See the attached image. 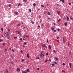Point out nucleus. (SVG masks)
<instances>
[{
    "mask_svg": "<svg viewBox=\"0 0 73 73\" xmlns=\"http://www.w3.org/2000/svg\"><path fill=\"white\" fill-rule=\"evenodd\" d=\"M44 56V51H42V52H41L40 53V56L41 57H42V58Z\"/></svg>",
    "mask_w": 73,
    "mask_h": 73,
    "instance_id": "f257e3e1",
    "label": "nucleus"
},
{
    "mask_svg": "<svg viewBox=\"0 0 73 73\" xmlns=\"http://www.w3.org/2000/svg\"><path fill=\"white\" fill-rule=\"evenodd\" d=\"M9 35V33L7 32V33H6L5 35H4V36L5 37H6V36H7V37H8V36H9L8 35Z\"/></svg>",
    "mask_w": 73,
    "mask_h": 73,
    "instance_id": "f03ea898",
    "label": "nucleus"
},
{
    "mask_svg": "<svg viewBox=\"0 0 73 73\" xmlns=\"http://www.w3.org/2000/svg\"><path fill=\"white\" fill-rule=\"evenodd\" d=\"M14 14L16 15H17L19 14V13L17 11H15L14 13Z\"/></svg>",
    "mask_w": 73,
    "mask_h": 73,
    "instance_id": "7ed1b4c3",
    "label": "nucleus"
},
{
    "mask_svg": "<svg viewBox=\"0 0 73 73\" xmlns=\"http://www.w3.org/2000/svg\"><path fill=\"white\" fill-rule=\"evenodd\" d=\"M27 70H25V71H22L23 73H27Z\"/></svg>",
    "mask_w": 73,
    "mask_h": 73,
    "instance_id": "20e7f679",
    "label": "nucleus"
},
{
    "mask_svg": "<svg viewBox=\"0 0 73 73\" xmlns=\"http://www.w3.org/2000/svg\"><path fill=\"white\" fill-rule=\"evenodd\" d=\"M17 72H20V69L19 68L17 69Z\"/></svg>",
    "mask_w": 73,
    "mask_h": 73,
    "instance_id": "39448f33",
    "label": "nucleus"
},
{
    "mask_svg": "<svg viewBox=\"0 0 73 73\" xmlns=\"http://www.w3.org/2000/svg\"><path fill=\"white\" fill-rule=\"evenodd\" d=\"M60 11H58L57 12V13H58V15H60Z\"/></svg>",
    "mask_w": 73,
    "mask_h": 73,
    "instance_id": "423d86ee",
    "label": "nucleus"
},
{
    "mask_svg": "<svg viewBox=\"0 0 73 73\" xmlns=\"http://www.w3.org/2000/svg\"><path fill=\"white\" fill-rule=\"evenodd\" d=\"M29 54L28 53L27 54V57L28 58H29Z\"/></svg>",
    "mask_w": 73,
    "mask_h": 73,
    "instance_id": "0eeeda50",
    "label": "nucleus"
},
{
    "mask_svg": "<svg viewBox=\"0 0 73 73\" xmlns=\"http://www.w3.org/2000/svg\"><path fill=\"white\" fill-rule=\"evenodd\" d=\"M66 17H67V21H69V17H68V16H66Z\"/></svg>",
    "mask_w": 73,
    "mask_h": 73,
    "instance_id": "6e6552de",
    "label": "nucleus"
},
{
    "mask_svg": "<svg viewBox=\"0 0 73 73\" xmlns=\"http://www.w3.org/2000/svg\"><path fill=\"white\" fill-rule=\"evenodd\" d=\"M36 59H37V60H39V59H40V58L39 57H36Z\"/></svg>",
    "mask_w": 73,
    "mask_h": 73,
    "instance_id": "1a4fd4ad",
    "label": "nucleus"
},
{
    "mask_svg": "<svg viewBox=\"0 0 73 73\" xmlns=\"http://www.w3.org/2000/svg\"><path fill=\"white\" fill-rule=\"evenodd\" d=\"M69 65L70 66V68H72V64H71V63H69Z\"/></svg>",
    "mask_w": 73,
    "mask_h": 73,
    "instance_id": "9d476101",
    "label": "nucleus"
},
{
    "mask_svg": "<svg viewBox=\"0 0 73 73\" xmlns=\"http://www.w3.org/2000/svg\"><path fill=\"white\" fill-rule=\"evenodd\" d=\"M47 14L48 15H50L51 14L50 13H49V12H48L47 13Z\"/></svg>",
    "mask_w": 73,
    "mask_h": 73,
    "instance_id": "9b49d317",
    "label": "nucleus"
},
{
    "mask_svg": "<svg viewBox=\"0 0 73 73\" xmlns=\"http://www.w3.org/2000/svg\"><path fill=\"white\" fill-rule=\"evenodd\" d=\"M8 6L9 7H12V5L11 4H9L8 5Z\"/></svg>",
    "mask_w": 73,
    "mask_h": 73,
    "instance_id": "f8f14e48",
    "label": "nucleus"
},
{
    "mask_svg": "<svg viewBox=\"0 0 73 73\" xmlns=\"http://www.w3.org/2000/svg\"><path fill=\"white\" fill-rule=\"evenodd\" d=\"M64 25L65 26H67V23H64Z\"/></svg>",
    "mask_w": 73,
    "mask_h": 73,
    "instance_id": "ddd939ff",
    "label": "nucleus"
},
{
    "mask_svg": "<svg viewBox=\"0 0 73 73\" xmlns=\"http://www.w3.org/2000/svg\"><path fill=\"white\" fill-rule=\"evenodd\" d=\"M33 5L34 7H35V6H36V3H34L33 4Z\"/></svg>",
    "mask_w": 73,
    "mask_h": 73,
    "instance_id": "4468645a",
    "label": "nucleus"
},
{
    "mask_svg": "<svg viewBox=\"0 0 73 73\" xmlns=\"http://www.w3.org/2000/svg\"><path fill=\"white\" fill-rule=\"evenodd\" d=\"M7 69H6V71H5V72L6 73H9V72H8V71H7Z\"/></svg>",
    "mask_w": 73,
    "mask_h": 73,
    "instance_id": "2eb2a0df",
    "label": "nucleus"
},
{
    "mask_svg": "<svg viewBox=\"0 0 73 73\" xmlns=\"http://www.w3.org/2000/svg\"><path fill=\"white\" fill-rule=\"evenodd\" d=\"M51 29L52 30V31H54V28H53V27H52Z\"/></svg>",
    "mask_w": 73,
    "mask_h": 73,
    "instance_id": "dca6fc26",
    "label": "nucleus"
},
{
    "mask_svg": "<svg viewBox=\"0 0 73 73\" xmlns=\"http://www.w3.org/2000/svg\"><path fill=\"white\" fill-rule=\"evenodd\" d=\"M48 46L49 47L50 49H51V46H50V45H48Z\"/></svg>",
    "mask_w": 73,
    "mask_h": 73,
    "instance_id": "f3484780",
    "label": "nucleus"
},
{
    "mask_svg": "<svg viewBox=\"0 0 73 73\" xmlns=\"http://www.w3.org/2000/svg\"><path fill=\"white\" fill-rule=\"evenodd\" d=\"M1 31H2V32H3V31H4V30H3V29L2 28H1Z\"/></svg>",
    "mask_w": 73,
    "mask_h": 73,
    "instance_id": "a211bd4d",
    "label": "nucleus"
},
{
    "mask_svg": "<svg viewBox=\"0 0 73 73\" xmlns=\"http://www.w3.org/2000/svg\"><path fill=\"white\" fill-rule=\"evenodd\" d=\"M31 23L33 24H34V22L32 21V20H31Z\"/></svg>",
    "mask_w": 73,
    "mask_h": 73,
    "instance_id": "6ab92c4d",
    "label": "nucleus"
},
{
    "mask_svg": "<svg viewBox=\"0 0 73 73\" xmlns=\"http://www.w3.org/2000/svg\"><path fill=\"white\" fill-rule=\"evenodd\" d=\"M45 46V45L44 44H43L42 45V47H44V46Z\"/></svg>",
    "mask_w": 73,
    "mask_h": 73,
    "instance_id": "aec40b11",
    "label": "nucleus"
},
{
    "mask_svg": "<svg viewBox=\"0 0 73 73\" xmlns=\"http://www.w3.org/2000/svg\"><path fill=\"white\" fill-rule=\"evenodd\" d=\"M29 11L30 12H31V11H32V10H31V9H29Z\"/></svg>",
    "mask_w": 73,
    "mask_h": 73,
    "instance_id": "412c9836",
    "label": "nucleus"
},
{
    "mask_svg": "<svg viewBox=\"0 0 73 73\" xmlns=\"http://www.w3.org/2000/svg\"><path fill=\"white\" fill-rule=\"evenodd\" d=\"M8 39H9V40H11V38H10V37H9V36L8 37Z\"/></svg>",
    "mask_w": 73,
    "mask_h": 73,
    "instance_id": "4be33fe9",
    "label": "nucleus"
},
{
    "mask_svg": "<svg viewBox=\"0 0 73 73\" xmlns=\"http://www.w3.org/2000/svg\"><path fill=\"white\" fill-rule=\"evenodd\" d=\"M62 3H65V1H64V0H62Z\"/></svg>",
    "mask_w": 73,
    "mask_h": 73,
    "instance_id": "5701e85b",
    "label": "nucleus"
},
{
    "mask_svg": "<svg viewBox=\"0 0 73 73\" xmlns=\"http://www.w3.org/2000/svg\"><path fill=\"white\" fill-rule=\"evenodd\" d=\"M27 63H29V61L28 60V59H27Z\"/></svg>",
    "mask_w": 73,
    "mask_h": 73,
    "instance_id": "b1692460",
    "label": "nucleus"
},
{
    "mask_svg": "<svg viewBox=\"0 0 73 73\" xmlns=\"http://www.w3.org/2000/svg\"><path fill=\"white\" fill-rule=\"evenodd\" d=\"M63 42H65V40H64V38H63Z\"/></svg>",
    "mask_w": 73,
    "mask_h": 73,
    "instance_id": "393cba45",
    "label": "nucleus"
},
{
    "mask_svg": "<svg viewBox=\"0 0 73 73\" xmlns=\"http://www.w3.org/2000/svg\"><path fill=\"white\" fill-rule=\"evenodd\" d=\"M47 41L48 43L49 42V40H48V39H47Z\"/></svg>",
    "mask_w": 73,
    "mask_h": 73,
    "instance_id": "a878e982",
    "label": "nucleus"
},
{
    "mask_svg": "<svg viewBox=\"0 0 73 73\" xmlns=\"http://www.w3.org/2000/svg\"><path fill=\"white\" fill-rule=\"evenodd\" d=\"M53 51L54 52V53H56V51H55V50H53Z\"/></svg>",
    "mask_w": 73,
    "mask_h": 73,
    "instance_id": "bb28decb",
    "label": "nucleus"
},
{
    "mask_svg": "<svg viewBox=\"0 0 73 73\" xmlns=\"http://www.w3.org/2000/svg\"><path fill=\"white\" fill-rule=\"evenodd\" d=\"M23 0L24 2H26L27 1V0Z\"/></svg>",
    "mask_w": 73,
    "mask_h": 73,
    "instance_id": "cd10ccee",
    "label": "nucleus"
},
{
    "mask_svg": "<svg viewBox=\"0 0 73 73\" xmlns=\"http://www.w3.org/2000/svg\"><path fill=\"white\" fill-rule=\"evenodd\" d=\"M24 45H26L27 44V42H25L23 43Z\"/></svg>",
    "mask_w": 73,
    "mask_h": 73,
    "instance_id": "c85d7f7f",
    "label": "nucleus"
},
{
    "mask_svg": "<svg viewBox=\"0 0 73 73\" xmlns=\"http://www.w3.org/2000/svg\"><path fill=\"white\" fill-rule=\"evenodd\" d=\"M26 37H29V36H28V35H26V36H25Z\"/></svg>",
    "mask_w": 73,
    "mask_h": 73,
    "instance_id": "c756f323",
    "label": "nucleus"
},
{
    "mask_svg": "<svg viewBox=\"0 0 73 73\" xmlns=\"http://www.w3.org/2000/svg\"><path fill=\"white\" fill-rule=\"evenodd\" d=\"M58 21H60V20H61V19H59L58 20H57Z\"/></svg>",
    "mask_w": 73,
    "mask_h": 73,
    "instance_id": "7c9ffc66",
    "label": "nucleus"
},
{
    "mask_svg": "<svg viewBox=\"0 0 73 73\" xmlns=\"http://www.w3.org/2000/svg\"><path fill=\"white\" fill-rule=\"evenodd\" d=\"M47 61H48V60L46 59V60H45V62H47Z\"/></svg>",
    "mask_w": 73,
    "mask_h": 73,
    "instance_id": "2f4dec72",
    "label": "nucleus"
},
{
    "mask_svg": "<svg viewBox=\"0 0 73 73\" xmlns=\"http://www.w3.org/2000/svg\"><path fill=\"white\" fill-rule=\"evenodd\" d=\"M38 18L39 19H40V18H41V16L39 15L38 16Z\"/></svg>",
    "mask_w": 73,
    "mask_h": 73,
    "instance_id": "473e14b6",
    "label": "nucleus"
},
{
    "mask_svg": "<svg viewBox=\"0 0 73 73\" xmlns=\"http://www.w3.org/2000/svg\"><path fill=\"white\" fill-rule=\"evenodd\" d=\"M3 40L2 39H0V42H1V41H2Z\"/></svg>",
    "mask_w": 73,
    "mask_h": 73,
    "instance_id": "72a5a7b5",
    "label": "nucleus"
},
{
    "mask_svg": "<svg viewBox=\"0 0 73 73\" xmlns=\"http://www.w3.org/2000/svg\"><path fill=\"white\" fill-rule=\"evenodd\" d=\"M14 39H16V38H17V37H14Z\"/></svg>",
    "mask_w": 73,
    "mask_h": 73,
    "instance_id": "f704fd0d",
    "label": "nucleus"
},
{
    "mask_svg": "<svg viewBox=\"0 0 73 73\" xmlns=\"http://www.w3.org/2000/svg\"><path fill=\"white\" fill-rule=\"evenodd\" d=\"M41 7H44V6L43 5H41Z\"/></svg>",
    "mask_w": 73,
    "mask_h": 73,
    "instance_id": "c9c22d12",
    "label": "nucleus"
},
{
    "mask_svg": "<svg viewBox=\"0 0 73 73\" xmlns=\"http://www.w3.org/2000/svg\"><path fill=\"white\" fill-rule=\"evenodd\" d=\"M20 39V41H22V40H23V38H21Z\"/></svg>",
    "mask_w": 73,
    "mask_h": 73,
    "instance_id": "e433bc0d",
    "label": "nucleus"
},
{
    "mask_svg": "<svg viewBox=\"0 0 73 73\" xmlns=\"http://www.w3.org/2000/svg\"><path fill=\"white\" fill-rule=\"evenodd\" d=\"M12 51H13V52H15V50H13V49H12Z\"/></svg>",
    "mask_w": 73,
    "mask_h": 73,
    "instance_id": "4c0bfd02",
    "label": "nucleus"
},
{
    "mask_svg": "<svg viewBox=\"0 0 73 73\" xmlns=\"http://www.w3.org/2000/svg\"><path fill=\"white\" fill-rule=\"evenodd\" d=\"M55 59H56V60H58V58H56V57H55Z\"/></svg>",
    "mask_w": 73,
    "mask_h": 73,
    "instance_id": "58836bf2",
    "label": "nucleus"
},
{
    "mask_svg": "<svg viewBox=\"0 0 73 73\" xmlns=\"http://www.w3.org/2000/svg\"><path fill=\"white\" fill-rule=\"evenodd\" d=\"M0 73H3V72L2 71H0Z\"/></svg>",
    "mask_w": 73,
    "mask_h": 73,
    "instance_id": "ea45409f",
    "label": "nucleus"
},
{
    "mask_svg": "<svg viewBox=\"0 0 73 73\" xmlns=\"http://www.w3.org/2000/svg\"><path fill=\"white\" fill-rule=\"evenodd\" d=\"M17 26H20V24H18L17 25Z\"/></svg>",
    "mask_w": 73,
    "mask_h": 73,
    "instance_id": "a19ab883",
    "label": "nucleus"
},
{
    "mask_svg": "<svg viewBox=\"0 0 73 73\" xmlns=\"http://www.w3.org/2000/svg\"><path fill=\"white\" fill-rule=\"evenodd\" d=\"M62 65L64 66L65 65V63H63L62 64Z\"/></svg>",
    "mask_w": 73,
    "mask_h": 73,
    "instance_id": "79ce46f5",
    "label": "nucleus"
},
{
    "mask_svg": "<svg viewBox=\"0 0 73 73\" xmlns=\"http://www.w3.org/2000/svg\"><path fill=\"white\" fill-rule=\"evenodd\" d=\"M20 3H19L18 4V7H20Z\"/></svg>",
    "mask_w": 73,
    "mask_h": 73,
    "instance_id": "37998d69",
    "label": "nucleus"
},
{
    "mask_svg": "<svg viewBox=\"0 0 73 73\" xmlns=\"http://www.w3.org/2000/svg\"><path fill=\"white\" fill-rule=\"evenodd\" d=\"M37 69L38 70H40V68H38Z\"/></svg>",
    "mask_w": 73,
    "mask_h": 73,
    "instance_id": "c03bdc74",
    "label": "nucleus"
},
{
    "mask_svg": "<svg viewBox=\"0 0 73 73\" xmlns=\"http://www.w3.org/2000/svg\"><path fill=\"white\" fill-rule=\"evenodd\" d=\"M46 55L47 56H48V53L47 52L46 53Z\"/></svg>",
    "mask_w": 73,
    "mask_h": 73,
    "instance_id": "a18cd8bd",
    "label": "nucleus"
},
{
    "mask_svg": "<svg viewBox=\"0 0 73 73\" xmlns=\"http://www.w3.org/2000/svg\"><path fill=\"white\" fill-rule=\"evenodd\" d=\"M27 72H29V69H27Z\"/></svg>",
    "mask_w": 73,
    "mask_h": 73,
    "instance_id": "49530a36",
    "label": "nucleus"
},
{
    "mask_svg": "<svg viewBox=\"0 0 73 73\" xmlns=\"http://www.w3.org/2000/svg\"><path fill=\"white\" fill-rule=\"evenodd\" d=\"M54 64H57V62H54Z\"/></svg>",
    "mask_w": 73,
    "mask_h": 73,
    "instance_id": "de8ad7c7",
    "label": "nucleus"
},
{
    "mask_svg": "<svg viewBox=\"0 0 73 73\" xmlns=\"http://www.w3.org/2000/svg\"><path fill=\"white\" fill-rule=\"evenodd\" d=\"M33 12H32L31 13V15H33Z\"/></svg>",
    "mask_w": 73,
    "mask_h": 73,
    "instance_id": "09e8293b",
    "label": "nucleus"
},
{
    "mask_svg": "<svg viewBox=\"0 0 73 73\" xmlns=\"http://www.w3.org/2000/svg\"><path fill=\"white\" fill-rule=\"evenodd\" d=\"M41 27H42L43 26V24H42L41 25Z\"/></svg>",
    "mask_w": 73,
    "mask_h": 73,
    "instance_id": "8fccbe9b",
    "label": "nucleus"
},
{
    "mask_svg": "<svg viewBox=\"0 0 73 73\" xmlns=\"http://www.w3.org/2000/svg\"><path fill=\"white\" fill-rule=\"evenodd\" d=\"M18 34H20V32H18Z\"/></svg>",
    "mask_w": 73,
    "mask_h": 73,
    "instance_id": "3c124183",
    "label": "nucleus"
},
{
    "mask_svg": "<svg viewBox=\"0 0 73 73\" xmlns=\"http://www.w3.org/2000/svg\"><path fill=\"white\" fill-rule=\"evenodd\" d=\"M44 14H46V12L45 11H44Z\"/></svg>",
    "mask_w": 73,
    "mask_h": 73,
    "instance_id": "603ef678",
    "label": "nucleus"
},
{
    "mask_svg": "<svg viewBox=\"0 0 73 73\" xmlns=\"http://www.w3.org/2000/svg\"><path fill=\"white\" fill-rule=\"evenodd\" d=\"M6 25H4V27H6Z\"/></svg>",
    "mask_w": 73,
    "mask_h": 73,
    "instance_id": "864d4df0",
    "label": "nucleus"
},
{
    "mask_svg": "<svg viewBox=\"0 0 73 73\" xmlns=\"http://www.w3.org/2000/svg\"><path fill=\"white\" fill-rule=\"evenodd\" d=\"M24 59H23L22 60V62H23V61H24Z\"/></svg>",
    "mask_w": 73,
    "mask_h": 73,
    "instance_id": "5fc2aeb1",
    "label": "nucleus"
},
{
    "mask_svg": "<svg viewBox=\"0 0 73 73\" xmlns=\"http://www.w3.org/2000/svg\"><path fill=\"white\" fill-rule=\"evenodd\" d=\"M21 53H23V51L21 50Z\"/></svg>",
    "mask_w": 73,
    "mask_h": 73,
    "instance_id": "6e6d98bb",
    "label": "nucleus"
},
{
    "mask_svg": "<svg viewBox=\"0 0 73 73\" xmlns=\"http://www.w3.org/2000/svg\"><path fill=\"white\" fill-rule=\"evenodd\" d=\"M54 32H56V30H54Z\"/></svg>",
    "mask_w": 73,
    "mask_h": 73,
    "instance_id": "4d7b16f0",
    "label": "nucleus"
},
{
    "mask_svg": "<svg viewBox=\"0 0 73 73\" xmlns=\"http://www.w3.org/2000/svg\"><path fill=\"white\" fill-rule=\"evenodd\" d=\"M7 50H5L4 51V52H7Z\"/></svg>",
    "mask_w": 73,
    "mask_h": 73,
    "instance_id": "13d9d810",
    "label": "nucleus"
},
{
    "mask_svg": "<svg viewBox=\"0 0 73 73\" xmlns=\"http://www.w3.org/2000/svg\"><path fill=\"white\" fill-rule=\"evenodd\" d=\"M70 20H72V18L71 17L70 18Z\"/></svg>",
    "mask_w": 73,
    "mask_h": 73,
    "instance_id": "bf43d9fd",
    "label": "nucleus"
},
{
    "mask_svg": "<svg viewBox=\"0 0 73 73\" xmlns=\"http://www.w3.org/2000/svg\"><path fill=\"white\" fill-rule=\"evenodd\" d=\"M69 5H71V3H69Z\"/></svg>",
    "mask_w": 73,
    "mask_h": 73,
    "instance_id": "052dcab7",
    "label": "nucleus"
},
{
    "mask_svg": "<svg viewBox=\"0 0 73 73\" xmlns=\"http://www.w3.org/2000/svg\"><path fill=\"white\" fill-rule=\"evenodd\" d=\"M54 25H56V23H54Z\"/></svg>",
    "mask_w": 73,
    "mask_h": 73,
    "instance_id": "680f3d73",
    "label": "nucleus"
},
{
    "mask_svg": "<svg viewBox=\"0 0 73 73\" xmlns=\"http://www.w3.org/2000/svg\"><path fill=\"white\" fill-rule=\"evenodd\" d=\"M70 45V44L69 43H68V46H69V45Z\"/></svg>",
    "mask_w": 73,
    "mask_h": 73,
    "instance_id": "e2e57ef3",
    "label": "nucleus"
},
{
    "mask_svg": "<svg viewBox=\"0 0 73 73\" xmlns=\"http://www.w3.org/2000/svg\"><path fill=\"white\" fill-rule=\"evenodd\" d=\"M16 32H19V31H16Z\"/></svg>",
    "mask_w": 73,
    "mask_h": 73,
    "instance_id": "0e129e2a",
    "label": "nucleus"
},
{
    "mask_svg": "<svg viewBox=\"0 0 73 73\" xmlns=\"http://www.w3.org/2000/svg\"><path fill=\"white\" fill-rule=\"evenodd\" d=\"M57 39H58V38H59V37H57Z\"/></svg>",
    "mask_w": 73,
    "mask_h": 73,
    "instance_id": "69168bd1",
    "label": "nucleus"
},
{
    "mask_svg": "<svg viewBox=\"0 0 73 73\" xmlns=\"http://www.w3.org/2000/svg\"><path fill=\"white\" fill-rule=\"evenodd\" d=\"M58 31H60V29H59L58 30Z\"/></svg>",
    "mask_w": 73,
    "mask_h": 73,
    "instance_id": "338daca9",
    "label": "nucleus"
},
{
    "mask_svg": "<svg viewBox=\"0 0 73 73\" xmlns=\"http://www.w3.org/2000/svg\"><path fill=\"white\" fill-rule=\"evenodd\" d=\"M52 66H54V64H52Z\"/></svg>",
    "mask_w": 73,
    "mask_h": 73,
    "instance_id": "774afa93",
    "label": "nucleus"
}]
</instances>
